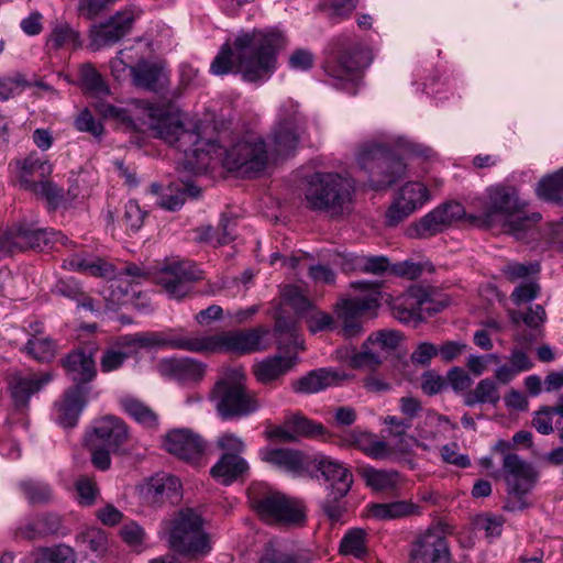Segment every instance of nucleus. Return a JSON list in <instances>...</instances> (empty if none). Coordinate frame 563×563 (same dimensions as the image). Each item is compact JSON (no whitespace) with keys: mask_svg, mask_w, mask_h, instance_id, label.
I'll list each match as a JSON object with an SVG mask.
<instances>
[{"mask_svg":"<svg viewBox=\"0 0 563 563\" xmlns=\"http://www.w3.org/2000/svg\"><path fill=\"white\" fill-rule=\"evenodd\" d=\"M353 185L338 173H314L307 179L303 190L306 207L330 216L342 214L351 202Z\"/></svg>","mask_w":563,"mask_h":563,"instance_id":"nucleus-5","label":"nucleus"},{"mask_svg":"<svg viewBox=\"0 0 563 563\" xmlns=\"http://www.w3.org/2000/svg\"><path fill=\"white\" fill-rule=\"evenodd\" d=\"M464 217L465 209L462 203L457 201L444 202L422 217L417 223L416 230L419 236H432Z\"/></svg>","mask_w":563,"mask_h":563,"instance_id":"nucleus-24","label":"nucleus"},{"mask_svg":"<svg viewBox=\"0 0 563 563\" xmlns=\"http://www.w3.org/2000/svg\"><path fill=\"white\" fill-rule=\"evenodd\" d=\"M387 426L388 437L395 441L394 451L405 453L410 449L411 438L408 435V430L411 428V422L408 419L398 418L395 416H387L384 420Z\"/></svg>","mask_w":563,"mask_h":563,"instance_id":"nucleus-42","label":"nucleus"},{"mask_svg":"<svg viewBox=\"0 0 563 563\" xmlns=\"http://www.w3.org/2000/svg\"><path fill=\"white\" fill-rule=\"evenodd\" d=\"M282 302L291 307L297 313L310 309L311 302L297 286L288 285L282 290Z\"/></svg>","mask_w":563,"mask_h":563,"instance_id":"nucleus-59","label":"nucleus"},{"mask_svg":"<svg viewBox=\"0 0 563 563\" xmlns=\"http://www.w3.org/2000/svg\"><path fill=\"white\" fill-rule=\"evenodd\" d=\"M133 84L136 87L157 91L167 81L166 74L157 64L145 60L139 62L135 66L130 67Z\"/></svg>","mask_w":563,"mask_h":563,"instance_id":"nucleus-36","label":"nucleus"},{"mask_svg":"<svg viewBox=\"0 0 563 563\" xmlns=\"http://www.w3.org/2000/svg\"><path fill=\"white\" fill-rule=\"evenodd\" d=\"M541 214L533 212L530 216L520 217L517 219H508L504 221V231L515 236L517 240H528L536 234V225L540 222Z\"/></svg>","mask_w":563,"mask_h":563,"instance_id":"nucleus-44","label":"nucleus"},{"mask_svg":"<svg viewBox=\"0 0 563 563\" xmlns=\"http://www.w3.org/2000/svg\"><path fill=\"white\" fill-rule=\"evenodd\" d=\"M52 173V165L46 161H42L35 156L30 155L26 157L21 167V180L22 184L26 187L30 183H35L30 178L33 176H37L41 179L49 176Z\"/></svg>","mask_w":563,"mask_h":563,"instance_id":"nucleus-54","label":"nucleus"},{"mask_svg":"<svg viewBox=\"0 0 563 563\" xmlns=\"http://www.w3.org/2000/svg\"><path fill=\"white\" fill-rule=\"evenodd\" d=\"M52 380L49 373L41 375L32 374L22 376L13 375L9 380V390L15 411H23L29 407V400L32 395L37 393L45 384Z\"/></svg>","mask_w":563,"mask_h":563,"instance_id":"nucleus-28","label":"nucleus"},{"mask_svg":"<svg viewBox=\"0 0 563 563\" xmlns=\"http://www.w3.org/2000/svg\"><path fill=\"white\" fill-rule=\"evenodd\" d=\"M76 542L82 551H89L96 556L103 555L108 549V537L103 530L98 528H89L80 532Z\"/></svg>","mask_w":563,"mask_h":563,"instance_id":"nucleus-47","label":"nucleus"},{"mask_svg":"<svg viewBox=\"0 0 563 563\" xmlns=\"http://www.w3.org/2000/svg\"><path fill=\"white\" fill-rule=\"evenodd\" d=\"M177 339V329L166 331L140 332L121 336L115 346L107 349L100 358L102 373L119 369L124 362L136 354L140 349H173L170 341Z\"/></svg>","mask_w":563,"mask_h":563,"instance_id":"nucleus-9","label":"nucleus"},{"mask_svg":"<svg viewBox=\"0 0 563 563\" xmlns=\"http://www.w3.org/2000/svg\"><path fill=\"white\" fill-rule=\"evenodd\" d=\"M49 528H45L44 523L38 522L36 518L22 522L14 531L16 540H36L47 536Z\"/></svg>","mask_w":563,"mask_h":563,"instance_id":"nucleus-62","label":"nucleus"},{"mask_svg":"<svg viewBox=\"0 0 563 563\" xmlns=\"http://www.w3.org/2000/svg\"><path fill=\"white\" fill-rule=\"evenodd\" d=\"M258 563H303V561L299 555L285 551L278 542L269 541L264 545Z\"/></svg>","mask_w":563,"mask_h":563,"instance_id":"nucleus-52","label":"nucleus"},{"mask_svg":"<svg viewBox=\"0 0 563 563\" xmlns=\"http://www.w3.org/2000/svg\"><path fill=\"white\" fill-rule=\"evenodd\" d=\"M146 212L136 201L130 200L125 203L122 221L128 232H137L143 227Z\"/></svg>","mask_w":563,"mask_h":563,"instance_id":"nucleus-61","label":"nucleus"},{"mask_svg":"<svg viewBox=\"0 0 563 563\" xmlns=\"http://www.w3.org/2000/svg\"><path fill=\"white\" fill-rule=\"evenodd\" d=\"M360 475L366 486L375 492H395L404 482L401 474L395 470H378L373 466H364L360 470Z\"/></svg>","mask_w":563,"mask_h":563,"instance_id":"nucleus-35","label":"nucleus"},{"mask_svg":"<svg viewBox=\"0 0 563 563\" xmlns=\"http://www.w3.org/2000/svg\"><path fill=\"white\" fill-rule=\"evenodd\" d=\"M344 497L339 495L338 490H330L322 501V510L333 523L340 522L346 511L345 503L343 501Z\"/></svg>","mask_w":563,"mask_h":563,"instance_id":"nucleus-60","label":"nucleus"},{"mask_svg":"<svg viewBox=\"0 0 563 563\" xmlns=\"http://www.w3.org/2000/svg\"><path fill=\"white\" fill-rule=\"evenodd\" d=\"M429 200L430 191L424 184L420 181L406 183L398 189L393 203L386 211L387 224L397 225Z\"/></svg>","mask_w":563,"mask_h":563,"instance_id":"nucleus-18","label":"nucleus"},{"mask_svg":"<svg viewBox=\"0 0 563 563\" xmlns=\"http://www.w3.org/2000/svg\"><path fill=\"white\" fill-rule=\"evenodd\" d=\"M142 501L148 506H162L177 503L181 497V483L178 477L168 473H156L139 487Z\"/></svg>","mask_w":563,"mask_h":563,"instance_id":"nucleus-20","label":"nucleus"},{"mask_svg":"<svg viewBox=\"0 0 563 563\" xmlns=\"http://www.w3.org/2000/svg\"><path fill=\"white\" fill-rule=\"evenodd\" d=\"M545 391H558L555 406L552 408L554 413L563 417V369L550 372L544 379Z\"/></svg>","mask_w":563,"mask_h":563,"instance_id":"nucleus-63","label":"nucleus"},{"mask_svg":"<svg viewBox=\"0 0 563 563\" xmlns=\"http://www.w3.org/2000/svg\"><path fill=\"white\" fill-rule=\"evenodd\" d=\"M362 54L363 45L355 37L338 36L331 42L324 70L336 80H353L360 68Z\"/></svg>","mask_w":563,"mask_h":563,"instance_id":"nucleus-12","label":"nucleus"},{"mask_svg":"<svg viewBox=\"0 0 563 563\" xmlns=\"http://www.w3.org/2000/svg\"><path fill=\"white\" fill-rule=\"evenodd\" d=\"M442 421H446V419L433 411H427L423 420L417 426L418 437L426 441L437 440L441 433L440 423Z\"/></svg>","mask_w":563,"mask_h":563,"instance_id":"nucleus-58","label":"nucleus"},{"mask_svg":"<svg viewBox=\"0 0 563 563\" xmlns=\"http://www.w3.org/2000/svg\"><path fill=\"white\" fill-rule=\"evenodd\" d=\"M202 278V272L190 261H173L158 273L156 282L169 297L181 299L191 291L192 283Z\"/></svg>","mask_w":563,"mask_h":563,"instance_id":"nucleus-15","label":"nucleus"},{"mask_svg":"<svg viewBox=\"0 0 563 563\" xmlns=\"http://www.w3.org/2000/svg\"><path fill=\"white\" fill-rule=\"evenodd\" d=\"M163 448L172 455L194 465L205 464L206 443L188 429H175L163 439Z\"/></svg>","mask_w":563,"mask_h":563,"instance_id":"nucleus-19","label":"nucleus"},{"mask_svg":"<svg viewBox=\"0 0 563 563\" xmlns=\"http://www.w3.org/2000/svg\"><path fill=\"white\" fill-rule=\"evenodd\" d=\"M451 553L444 532L430 528L410 544L409 563H450Z\"/></svg>","mask_w":563,"mask_h":563,"instance_id":"nucleus-17","label":"nucleus"},{"mask_svg":"<svg viewBox=\"0 0 563 563\" xmlns=\"http://www.w3.org/2000/svg\"><path fill=\"white\" fill-rule=\"evenodd\" d=\"M84 87L91 92H101L106 89L103 79L91 64H84L79 69Z\"/></svg>","mask_w":563,"mask_h":563,"instance_id":"nucleus-64","label":"nucleus"},{"mask_svg":"<svg viewBox=\"0 0 563 563\" xmlns=\"http://www.w3.org/2000/svg\"><path fill=\"white\" fill-rule=\"evenodd\" d=\"M303 128L305 120L298 111V106L292 101L284 103L271 134V152L277 156L290 155L298 145Z\"/></svg>","mask_w":563,"mask_h":563,"instance_id":"nucleus-13","label":"nucleus"},{"mask_svg":"<svg viewBox=\"0 0 563 563\" xmlns=\"http://www.w3.org/2000/svg\"><path fill=\"white\" fill-rule=\"evenodd\" d=\"M150 192L157 196L156 205L167 211L179 210L186 197L197 198L200 195V188L188 183H172L163 187L156 183L150 187Z\"/></svg>","mask_w":563,"mask_h":563,"instance_id":"nucleus-27","label":"nucleus"},{"mask_svg":"<svg viewBox=\"0 0 563 563\" xmlns=\"http://www.w3.org/2000/svg\"><path fill=\"white\" fill-rule=\"evenodd\" d=\"M68 241L59 232L37 228L34 223H19L3 234H0V261L14 252L41 247L51 241Z\"/></svg>","mask_w":563,"mask_h":563,"instance_id":"nucleus-14","label":"nucleus"},{"mask_svg":"<svg viewBox=\"0 0 563 563\" xmlns=\"http://www.w3.org/2000/svg\"><path fill=\"white\" fill-rule=\"evenodd\" d=\"M478 206L482 211L474 219L492 228L520 213L526 203L519 199L515 187L497 184L486 189L483 198L478 199Z\"/></svg>","mask_w":563,"mask_h":563,"instance_id":"nucleus-11","label":"nucleus"},{"mask_svg":"<svg viewBox=\"0 0 563 563\" xmlns=\"http://www.w3.org/2000/svg\"><path fill=\"white\" fill-rule=\"evenodd\" d=\"M279 333V354L264 358L254 364L253 375L261 384L267 385L280 379L291 371L298 361V351L303 350V341L295 330L283 332L279 324L276 327Z\"/></svg>","mask_w":563,"mask_h":563,"instance_id":"nucleus-10","label":"nucleus"},{"mask_svg":"<svg viewBox=\"0 0 563 563\" xmlns=\"http://www.w3.org/2000/svg\"><path fill=\"white\" fill-rule=\"evenodd\" d=\"M261 456L263 461L287 471L296 472L303 466L302 455L294 450L266 448L261 451Z\"/></svg>","mask_w":563,"mask_h":563,"instance_id":"nucleus-41","label":"nucleus"},{"mask_svg":"<svg viewBox=\"0 0 563 563\" xmlns=\"http://www.w3.org/2000/svg\"><path fill=\"white\" fill-rule=\"evenodd\" d=\"M265 327L249 330H228L211 334H188L177 329V339L170 341L176 350L199 354L238 353L250 354L267 349Z\"/></svg>","mask_w":563,"mask_h":563,"instance_id":"nucleus-3","label":"nucleus"},{"mask_svg":"<svg viewBox=\"0 0 563 563\" xmlns=\"http://www.w3.org/2000/svg\"><path fill=\"white\" fill-rule=\"evenodd\" d=\"M389 148L377 143H367L363 145L356 156L357 164L361 169L369 175L371 183L376 177L379 169V163L385 158Z\"/></svg>","mask_w":563,"mask_h":563,"instance_id":"nucleus-38","label":"nucleus"},{"mask_svg":"<svg viewBox=\"0 0 563 563\" xmlns=\"http://www.w3.org/2000/svg\"><path fill=\"white\" fill-rule=\"evenodd\" d=\"M351 287L362 291L363 295L342 299L334 307V313L345 338H354L363 332V318L366 314H373L382 300L378 283L354 282Z\"/></svg>","mask_w":563,"mask_h":563,"instance_id":"nucleus-8","label":"nucleus"},{"mask_svg":"<svg viewBox=\"0 0 563 563\" xmlns=\"http://www.w3.org/2000/svg\"><path fill=\"white\" fill-rule=\"evenodd\" d=\"M95 345L77 347L66 354L62 358V366L66 375L75 384L74 386H82L92 382L97 376L96 353Z\"/></svg>","mask_w":563,"mask_h":563,"instance_id":"nucleus-22","label":"nucleus"},{"mask_svg":"<svg viewBox=\"0 0 563 563\" xmlns=\"http://www.w3.org/2000/svg\"><path fill=\"white\" fill-rule=\"evenodd\" d=\"M35 563H76L75 552L65 544L43 548Z\"/></svg>","mask_w":563,"mask_h":563,"instance_id":"nucleus-56","label":"nucleus"},{"mask_svg":"<svg viewBox=\"0 0 563 563\" xmlns=\"http://www.w3.org/2000/svg\"><path fill=\"white\" fill-rule=\"evenodd\" d=\"M429 302L428 294L418 286H411L404 294L390 297L388 300L391 313L397 320L413 324L423 320V306Z\"/></svg>","mask_w":563,"mask_h":563,"instance_id":"nucleus-23","label":"nucleus"},{"mask_svg":"<svg viewBox=\"0 0 563 563\" xmlns=\"http://www.w3.org/2000/svg\"><path fill=\"white\" fill-rule=\"evenodd\" d=\"M350 262L351 269L363 273L380 274L389 267V261L386 256L354 255Z\"/></svg>","mask_w":563,"mask_h":563,"instance_id":"nucleus-55","label":"nucleus"},{"mask_svg":"<svg viewBox=\"0 0 563 563\" xmlns=\"http://www.w3.org/2000/svg\"><path fill=\"white\" fill-rule=\"evenodd\" d=\"M24 350L38 362H49L56 355L57 345L48 336L32 335L27 340Z\"/></svg>","mask_w":563,"mask_h":563,"instance_id":"nucleus-49","label":"nucleus"},{"mask_svg":"<svg viewBox=\"0 0 563 563\" xmlns=\"http://www.w3.org/2000/svg\"><path fill=\"white\" fill-rule=\"evenodd\" d=\"M249 464L241 455L222 454L211 467V476L222 485H230L243 478L249 472Z\"/></svg>","mask_w":563,"mask_h":563,"instance_id":"nucleus-33","label":"nucleus"},{"mask_svg":"<svg viewBox=\"0 0 563 563\" xmlns=\"http://www.w3.org/2000/svg\"><path fill=\"white\" fill-rule=\"evenodd\" d=\"M503 472L509 496L518 500V508H525L526 504L522 501V497L536 485L538 472L517 454L504 456Z\"/></svg>","mask_w":563,"mask_h":563,"instance_id":"nucleus-16","label":"nucleus"},{"mask_svg":"<svg viewBox=\"0 0 563 563\" xmlns=\"http://www.w3.org/2000/svg\"><path fill=\"white\" fill-rule=\"evenodd\" d=\"M146 117L145 124L153 135L183 151L188 164L197 170L208 169L212 162H218L229 172L252 176L266 167L268 152L265 142L254 133L238 136L224 146L218 143L224 141L222 135L217 142L206 140L197 122L183 121L179 114L163 108L147 107Z\"/></svg>","mask_w":563,"mask_h":563,"instance_id":"nucleus-1","label":"nucleus"},{"mask_svg":"<svg viewBox=\"0 0 563 563\" xmlns=\"http://www.w3.org/2000/svg\"><path fill=\"white\" fill-rule=\"evenodd\" d=\"M20 488L31 504L47 503L53 496V490L48 484L35 479L22 481Z\"/></svg>","mask_w":563,"mask_h":563,"instance_id":"nucleus-53","label":"nucleus"},{"mask_svg":"<svg viewBox=\"0 0 563 563\" xmlns=\"http://www.w3.org/2000/svg\"><path fill=\"white\" fill-rule=\"evenodd\" d=\"M251 507L268 525H297L305 519L302 505L263 483L247 489Z\"/></svg>","mask_w":563,"mask_h":563,"instance_id":"nucleus-7","label":"nucleus"},{"mask_svg":"<svg viewBox=\"0 0 563 563\" xmlns=\"http://www.w3.org/2000/svg\"><path fill=\"white\" fill-rule=\"evenodd\" d=\"M399 343V335L395 331H378L368 336L362 350L351 357L353 367H375Z\"/></svg>","mask_w":563,"mask_h":563,"instance_id":"nucleus-21","label":"nucleus"},{"mask_svg":"<svg viewBox=\"0 0 563 563\" xmlns=\"http://www.w3.org/2000/svg\"><path fill=\"white\" fill-rule=\"evenodd\" d=\"M317 468L330 483V490H338L341 496L347 495L353 484V475L343 463L329 456H322L317 462Z\"/></svg>","mask_w":563,"mask_h":563,"instance_id":"nucleus-31","label":"nucleus"},{"mask_svg":"<svg viewBox=\"0 0 563 563\" xmlns=\"http://www.w3.org/2000/svg\"><path fill=\"white\" fill-rule=\"evenodd\" d=\"M499 399L500 396L496 383L490 378H485L472 391L465 395L464 404L470 407L476 404L496 405Z\"/></svg>","mask_w":563,"mask_h":563,"instance_id":"nucleus-46","label":"nucleus"},{"mask_svg":"<svg viewBox=\"0 0 563 563\" xmlns=\"http://www.w3.org/2000/svg\"><path fill=\"white\" fill-rule=\"evenodd\" d=\"M286 421L287 428L296 439L299 435L316 437L324 433V427L321 423L313 422L298 412L287 416Z\"/></svg>","mask_w":563,"mask_h":563,"instance_id":"nucleus-50","label":"nucleus"},{"mask_svg":"<svg viewBox=\"0 0 563 563\" xmlns=\"http://www.w3.org/2000/svg\"><path fill=\"white\" fill-rule=\"evenodd\" d=\"M335 380L336 374L334 372L321 368L299 378L292 386L296 393L313 394L333 385Z\"/></svg>","mask_w":563,"mask_h":563,"instance_id":"nucleus-40","label":"nucleus"},{"mask_svg":"<svg viewBox=\"0 0 563 563\" xmlns=\"http://www.w3.org/2000/svg\"><path fill=\"white\" fill-rule=\"evenodd\" d=\"M63 267L98 277H110L113 273V266L111 264L100 258L93 260L87 257L82 254L69 255L64 260Z\"/></svg>","mask_w":563,"mask_h":563,"instance_id":"nucleus-37","label":"nucleus"},{"mask_svg":"<svg viewBox=\"0 0 563 563\" xmlns=\"http://www.w3.org/2000/svg\"><path fill=\"white\" fill-rule=\"evenodd\" d=\"M25 76L21 73H14L10 76L0 78V101H5L11 97L22 92L25 88L31 87Z\"/></svg>","mask_w":563,"mask_h":563,"instance_id":"nucleus-57","label":"nucleus"},{"mask_svg":"<svg viewBox=\"0 0 563 563\" xmlns=\"http://www.w3.org/2000/svg\"><path fill=\"white\" fill-rule=\"evenodd\" d=\"M367 531L362 528H353L345 532L340 542V552L361 559L367 554Z\"/></svg>","mask_w":563,"mask_h":563,"instance_id":"nucleus-45","label":"nucleus"},{"mask_svg":"<svg viewBox=\"0 0 563 563\" xmlns=\"http://www.w3.org/2000/svg\"><path fill=\"white\" fill-rule=\"evenodd\" d=\"M219 416L224 420L240 419L260 408L256 394L246 386V375L242 369L228 371L219 379L211 393Z\"/></svg>","mask_w":563,"mask_h":563,"instance_id":"nucleus-6","label":"nucleus"},{"mask_svg":"<svg viewBox=\"0 0 563 563\" xmlns=\"http://www.w3.org/2000/svg\"><path fill=\"white\" fill-rule=\"evenodd\" d=\"M124 411L136 422L146 428H155L158 423V417L151 407L135 398H125L122 400Z\"/></svg>","mask_w":563,"mask_h":563,"instance_id":"nucleus-48","label":"nucleus"},{"mask_svg":"<svg viewBox=\"0 0 563 563\" xmlns=\"http://www.w3.org/2000/svg\"><path fill=\"white\" fill-rule=\"evenodd\" d=\"M342 442L347 446L356 448L374 460H384L391 455V448L388 443L378 440L376 435L369 432L358 429L345 433Z\"/></svg>","mask_w":563,"mask_h":563,"instance_id":"nucleus-32","label":"nucleus"},{"mask_svg":"<svg viewBox=\"0 0 563 563\" xmlns=\"http://www.w3.org/2000/svg\"><path fill=\"white\" fill-rule=\"evenodd\" d=\"M88 388L82 386H73L64 398L56 405L57 420L64 428L76 426L78 418L87 404Z\"/></svg>","mask_w":563,"mask_h":563,"instance_id":"nucleus-30","label":"nucleus"},{"mask_svg":"<svg viewBox=\"0 0 563 563\" xmlns=\"http://www.w3.org/2000/svg\"><path fill=\"white\" fill-rule=\"evenodd\" d=\"M418 511V506L409 500L372 504L369 512L379 520H394L411 516Z\"/></svg>","mask_w":563,"mask_h":563,"instance_id":"nucleus-39","label":"nucleus"},{"mask_svg":"<svg viewBox=\"0 0 563 563\" xmlns=\"http://www.w3.org/2000/svg\"><path fill=\"white\" fill-rule=\"evenodd\" d=\"M286 45V37L275 29L242 33L232 46L228 43L222 45L211 63L210 71L218 76L236 71L250 82L265 80L275 70L277 54Z\"/></svg>","mask_w":563,"mask_h":563,"instance_id":"nucleus-2","label":"nucleus"},{"mask_svg":"<svg viewBox=\"0 0 563 563\" xmlns=\"http://www.w3.org/2000/svg\"><path fill=\"white\" fill-rule=\"evenodd\" d=\"M134 15L131 11L118 12L104 23L95 25L90 31L91 47L97 51L119 42L131 30Z\"/></svg>","mask_w":563,"mask_h":563,"instance_id":"nucleus-25","label":"nucleus"},{"mask_svg":"<svg viewBox=\"0 0 563 563\" xmlns=\"http://www.w3.org/2000/svg\"><path fill=\"white\" fill-rule=\"evenodd\" d=\"M203 522L195 509L185 508L163 521L162 532L173 551L188 556L206 555L211 550V543L203 530Z\"/></svg>","mask_w":563,"mask_h":563,"instance_id":"nucleus-4","label":"nucleus"},{"mask_svg":"<svg viewBox=\"0 0 563 563\" xmlns=\"http://www.w3.org/2000/svg\"><path fill=\"white\" fill-rule=\"evenodd\" d=\"M379 164L380 167L372 181L376 189L388 187L406 176L407 164L399 154L390 148Z\"/></svg>","mask_w":563,"mask_h":563,"instance_id":"nucleus-34","label":"nucleus"},{"mask_svg":"<svg viewBox=\"0 0 563 563\" xmlns=\"http://www.w3.org/2000/svg\"><path fill=\"white\" fill-rule=\"evenodd\" d=\"M157 369L164 377L188 384L202 379L206 373V365L189 357H172L162 360L157 365Z\"/></svg>","mask_w":563,"mask_h":563,"instance_id":"nucleus-26","label":"nucleus"},{"mask_svg":"<svg viewBox=\"0 0 563 563\" xmlns=\"http://www.w3.org/2000/svg\"><path fill=\"white\" fill-rule=\"evenodd\" d=\"M537 192L547 201H563V169L543 178L538 185Z\"/></svg>","mask_w":563,"mask_h":563,"instance_id":"nucleus-51","label":"nucleus"},{"mask_svg":"<svg viewBox=\"0 0 563 563\" xmlns=\"http://www.w3.org/2000/svg\"><path fill=\"white\" fill-rule=\"evenodd\" d=\"M79 45V34L67 23L55 24L46 40V48L48 51L77 48Z\"/></svg>","mask_w":563,"mask_h":563,"instance_id":"nucleus-43","label":"nucleus"},{"mask_svg":"<svg viewBox=\"0 0 563 563\" xmlns=\"http://www.w3.org/2000/svg\"><path fill=\"white\" fill-rule=\"evenodd\" d=\"M96 441L104 444L111 452L117 453L129 440L128 426L114 416H106L97 421L93 428Z\"/></svg>","mask_w":563,"mask_h":563,"instance_id":"nucleus-29","label":"nucleus"}]
</instances>
